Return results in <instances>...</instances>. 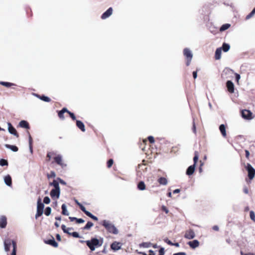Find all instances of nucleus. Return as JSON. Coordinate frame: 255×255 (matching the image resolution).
Instances as JSON below:
<instances>
[{
    "instance_id": "obj_1",
    "label": "nucleus",
    "mask_w": 255,
    "mask_h": 255,
    "mask_svg": "<svg viewBox=\"0 0 255 255\" xmlns=\"http://www.w3.org/2000/svg\"><path fill=\"white\" fill-rule=\"evenodd\" d=\"M100 224L104 226L109 233L114 235H117L119 233L117 228L109 220H104L100 223Z\"/></svg>"
},
{
    "instance_id": "obj_2",
    "label": "nucleus",
    "mask_w": 255,
    "mask_h": 255,
    "mask_svg": "<svg viewBox=\"0 0 255 255\" xmlns=\"http://www.w3.org/2000/svg\"><path fill=\"white\" fill-rule=\"evenodd\" d=\"M87 246L89 248L91 251H95L96 248L101 247L103 243V239L100 240L96 238H93L90 240L86 241Z\"/></svg>"
},
{
    "instance_id": "obj_3",
    "label": "nucleus",
    "mask_w": 255,
    "mask_h": 255,
    "mask_svg": "<svg viewBox=\"0 0 255 255\" xmlns=\"http://www.w3.org/2000/svg\"><path fill=\"white\" fill-rule=\"evenodd\" d=\"M11 244L12 245V248H13L11 255H16V243L13 240H11L10 239H6L4 240V250L6 252L9 251L10 247Z\"/></svg>"
},
{
    "instance_id": "obj_4",
    "label": "nucleus",
    "mask_w": 255,
    "mask_h": 255,
    "mask_svg": "<svg viewBox=\"0 0 255 255\" xmlns=\"http://www.w3.org/2000/svg\"><path fill=\"white\" fill-rule=\"evenodd\" d=\"M248 172V176L250 180L253 179L255 176V169L250 163H248L245 166Z\"/></svg>"
},
{
    "instance_id": "obj_5",
    "label": "nucleus",
    "mask_w": 255,
    "mask_h": 255,
    "mask_svg": "<svg viewBox=\"0 0 255 255\" xmlns=\"http://www.w3.org/2000/svg\"><path fill=\"white\" fill-rule=\"evenodd\" d=\"M61 229L63 230L64 233H66L69 235H71L74 238H81V237L80 236L79 233L77 232H74L73 233L68 232V230H73V228H66V226L65 225H62Z\"/></svg>"
},
{
    "instance_id": "obj_6",
    "label": "nucleus",
    "mask_w": 255,
    "mask_h": 255,
    "mask_svg": "<svg viewBox=\"0 0 255 255\" xmlns=\"http://www.w3.org/2000/svg\"><path fill=\"white\" fill-rule=\"evenodd\" d=\"M241 115L243 119L251 120L254 118L252 112L249 110H243L241 112Z\"/></svg>"
},
{
    "instance_id": "obj_7",
    "label": "nucleus",
    "mask_w": 255,
    "mask_h": 255,
    "mask_svg": "<svg viewBox=\"0 0 255 255\" xmlns=\"http://www.w3.org/2000/svg\"><path fill=\"white\" fill-rule=\"evenodd\" d=\"M50 195L53 199H58L60 195V188H53L50 192Z\"/></svg>"
},
{
    "instance_id": "obj_8",
    "label": "nucleus",
    "mask_w": 255,
    "mask_h": 255,
    "mask_svg": "<svg viewBox=\"0 0 255 255\" xmlns=\"http://www.w3.org/2000/svg\"><path fill=\"white\" fill-rule=\"evenodd\" d=\"M113 8L109 7L105 12H104L101 15V18L102 19H105L109 17L113 13Z\"/></svg>"
},
{
    "instance_id": "obj_9",
    "label": "nucleus",
    "mask_w": 255,
    "mask_h": 255,
    "mask_svg": "<svg viewBox=\"0 0 255 255\" xmlns=\"http://www.w3.org/2000/svg\"><path fill=\"white\" fill-rule=\"evenodd\" d=\"M7 126H8V132L13 135L18 137V134L15 128L12 126L11 123H7Z\"/></svg>"
},
{
    "instance_id": "obj_10",
    "label": "nucleus",
    "mask_w": 255,
    "mask_h": 255,
    "mask_svg": "<svg viewBox=\"0 0 255 255\" xmlns=\"http://www.w3.org/2000/svg\"><path fill=\"white\" fill-rule=\"evenodd\" d=\"M195 237V233L192 229H190L188 231H187L184 237L186 239H188L189 240H191L194 238Z\"/></svg>"
},
{
    "instance_id": "obj_11",
    "label": "nucleus",
    "mask_w": 255,
    "mask_h": 255,
    "mask_svg": "<svg viewBox=\"0 0 255 255\" xmlns=\"http://www.w3.org/2000/svg\"><path fill=\"white\" fill-rule=\"evenodd\" d=\"M147 252L148 254H147L146 253L144 252V255H155V253L154 252L151 250H149ZM159 255H164L165 251L164 248L163 247H161L158 251Z\"/></svg>"
},
{
    "instance_id": "obj_12",
    "label": "nucleus",
    "mask_w": 255,
    "mask_h": 255,
    "mask_svg": "<svg viewBox=\"0 0 255 255\" xmlns=\"http://www.w3.org/2000/svg\"><path fill=\"white\" fill-rule=\"evenodd\" d=\"M226 87L228 89V91L231 93L234 92V84L233 82L231 80H228L226 82Z\"/></svg>"
},
{
    "instance_id": "obj_13",
    "label": "nucleus",
    "mask_w": 255,
    "mask_h": 255,
    "mask_svg": "<svg viewBox=\"0 0 255 255\" xmlns=\"http://www.w3.org/2000/svg\"><path fill=\"white\" fill-rule=\"evenodd\" d=\"M44 243L46 244L51 245L55 248H57L58 246V243L55 241L53 237H52V239L45 240Z\"/></svg>"
},
{
    "instance_id": "obj_14",
    "label": "nucleus",
    "mask_w": 255,
    "mask_h": 255,
    "mask_svg": "<svg viewBox=\"0 0 255 255\" xmlns=\"http://www.w3.org/2000/svg\"><path fill=\"white\" fill-rule=\"evenodd\" d=\"M187 244L190 247L193 249H195L199 246V242L197 240H194L192 241H189L187 243Z\"/></svg>"
},
{
    "instance_id": "obj_15",
    "label": "nucleus",
    "mask_w": 255,
    "mask_h": 255,
    "mask_svg": "<svg viewBox=\"0 0 255 255\" xmlns=\"http://www.w3.org/2000/svg\"><path fill=\"white\" fill-rule=\"evenodd\" d=\"M0 227L1 228H5L7 225V219L6 217L2 215L0 217Z\"/></svg>"
},
{
    "instance_id": "obj_16",
    "label": "nucleus",
    "mask_w": 255,
    "mask_h": 255,
    "mask_svg": "<svg viewBox=\"0 0 255 255\" xmlns=\"http://www.w3.org/2000/svg\"><path fill=\"white\" fill-rule=\"evenodd\" d=\"M111 248L115 251H118L121 248V244L115 241L111 245Z\"/></svg>"
},
{
    "instance_id": "obj_17",
    "label": "nucleus",
    "mask_w": 255,
    "mask_h": 255,
    "mask_svg": "<svg viewBox=\"0 0 255 255\" xmlns=\"http://www.w3.org/2000/svg\"><path fill=\"white\" fill-rule=\"evenodd\" d=\"M183 54L186 59L192 58L193 54L191 51L188 48H185L183 50Z\"/></svg>"
},
{
    "instance_id": "obj_18",
    "label": "nucleus",
    "mask_w": 255,
    "mask_h": 255,
    "mask_svg": "<svg viewBox=\"0 0 255 255\" xmlns=\"http://www.w3.org/2000/svg\"><path fill=\"white\" fill-rule=\"evenodd\" d=\"M195 167L196 166L193 164L189 166L186 169V174L188 176L192 175L195 171Z\"/></svg>"
},
{
    "instance_id": "obj_19",
    "label": "nucleus",
    "mask_w": 255,
    "mask_h": 255,
    "mask_svg": "<svg viewBox=\"0 0 255 255\" xmlns=\"http://www.w3.org/2000/svg\"><path fill=\"white\" fill-rule=\"evenodd\" d=\"M4 183L9 187H11L12 185V179L11 177L9 175H7L4 177Z\"/></svg>"
},
{
    "instance_id": "obj_20",
    "label": "nucleus",
    "mask_w": 255,
    "mask_h": 255,
    "mask_svg": "<svg viewBox=\"0 0 255 255\" xmlns=\"http://www.w3.org/2000/svg\"><path fill=\"white\" fill-rule=\"evenodd\" d=\"M44 208V203H42L41 199L39 197L37 202V210L43 211Z\"/></svg>"
},
{
    "instance_id": "obj_21",
    "label": "nucleus",
    "mask_w": 255,
    "mask_h": 255,
    "mask_svg": "<svg viewBox=\"0 0 255 255\" xmlns=\"http://www.w3.org/2000/svg\"><path fill=\"white\" fill-rule=\"evenodd\" d=\"M76 126L81 130L82 131H85V128L84 123L79 120H76Z\"/></svg>"
},
{
    "instance_id": "obj_22",
    "label": "nucleus",
    "mask_w": 255,
    "mask_h": 255,
    "mask_svg": "<svg viewBox=\"0 0 255 255\" xmlns=\"http://www.w3.org/2000/svg\"><path fill=\"white\" fill-rule=\"evenodd\" d=\"M222 48H218L215 51V58L216 60H219L221 57Z\"/></svg>"
},
{
    "instance_id": "obj_23",
    "label": "nucleus",
    "mask_w": 255,
    "mask_h": 255,
    "mask_svg": "<svg viewBox=\"0 0 255 255\" xmlns=\"http://www.w3.org/2000/svg\"><path fill=\"white\" fill-rule=\"evenodd\" d=\"M19 126L21 128L26 129H29L30 128L28 123L25 120L21 121L19 123Z\"/></svg>"
},
{
    "instance_id": "obj_24",
    "label": "nucleus",
    "mask_w": 255,
    "mask_h": 255,
    "mask_svg": "<svg viewBox=\"0 0 255 255\" xmlns=\"http://www.w3.org/2000/svg\"><path fill=\"white\" fill-rule=\"evenodd\" d=\"M142 167V164H139L138 166V168L136 169V175H137V179H141L142 175V169H140V168Z\"/></svg>"
},
{
    "instance_id": "obj_25",
    "label": "nucleus",
    "mask_w": 255,
    "mask_h": 255,
    "mask_svg": "<svg viewBox=\"0 0 255 255\" xmlns=\"http://www.w3.org/2000/svg\"><path fill=\"white\" fill-rule=\"evenodd\" d=\"M55 162L58 165L62 166L63 164L62 163V156L61 155H58L55 156L54 158Z\"/></svg>"
},
{
    "instance_id": "obj_26",
    "label": "nucleus",
    "mask_w": 255,
    "mask_h": 255,
    "mask_svg": "<svg viewBox=\"0 0 255 255\" xmlns=\"http://www.w3.org/2000/svg\"><path fill=\"white\" fill-rule=\"evenodd\" d=\"M219 130L223 137H226L227 135L226 127L225 125L221 124L219 126Z\"/></svg>"
},
{
    "instance_id": "obj_27",
    "label": "nucleus",
    "mask_w": 255,
    "mask_h": 255,
    "mask_svg": "<svg viewBox=\"0 0 255 255\" xmlns=\"http://www.w3.org/2000/svg\"><path fill=\"white\" fill-rule=\"evenodd\" d=\"M158 183L162 185H166L167 184L168 181L167 179L164 177H160L158 179Z\"/></svg>"
},
{
    "instance_id": "obj_28",
    "label": "nucleus",
    "mask_w": 255,
    "mask_h": 255,
    "mask_svg": "<svg viewBox=\"0 0 255 255\" xmlns=\"http://www.w3.org/2000/svg\"><path fill=\"white\" fill-rule=\"evenodd\" d=\"M221 48H222V50L225 52H227L230 50V45L228 43L224 42L223 43Z\"/></svg>"
},
{
    "instance_id": "obj_29",
    "label": "nucleus",
    "mask_w": 255,
    "mask_h": 255,
    "mask_svg": "<svg viewBox=\"0 0 255 255\" xmlns=\"http://www.w3.org/2000/svg\"><path fill=\"white\" fill-rule=\"evenodd\" d=\"M5 147L7 148L10 149L13 152H16L18 150V147L15 145L6 144H5Z\"/></svg>"
},
{
    "instance_id": "obj_30",
    "label": "nucleus",
    "mask_w": 255,
    "mask_h": 255,
    "mask_svg": "<svg viewBox=\"0 0 255 255\" xmlns=\"http://www.w3.org/2000/svg\"><path fill=\"white\" fill-rule=\"evenodd\" d=\"M50 186H53L54 188H60L59 187V183L58 182V180H54L52 182H50L49 183Z\"/></svg>"
},
{
    "instance_id": "obj_31",
    "label": "nucleus",
    "mask_w": 255,
    "mask_h": 255,
    "mask_svg": "<svg viewBox=\"0 0 255 255\" xmlns=\"http://www.w3.org/2000/svg\"><path fill=\"white\" fill-rule=\"evenodd\" d=\"M29 137H28V142H29V147L30 153L32 154L33 153V149H32V137L28 132Z\"/></svg>"
},
{
    "instance_id": "obj_32",
    "label": "nucleus",
    "mask_w": 255,
    "mask_h": 255,
    "mask_svg": "<svg viewBox=\"0 0 255 255\" xmlns=\"http://www.w3.org/2000/svg\"><path fill=\"white\" fill-rule=\"evenodd\" d=\"M62 209V214L64 215L68 216L69 213L67 210L66 206L65 204L62 205L61 206Z\"/></svg>"
},
{
    "instance_id": "obj_33",
    "label": "nucleus",
    "mask_w": 255,
    "mask_h": 255,
    "mask_svg": "<svg viewBox=\"0 0 255 255\" xmlns=\"http://www.w3.org/2000/svg\"><path fill=\"white\" fill-rule=\"evenodd\" d=\"M198 159H199V153L198 151H195L194 152V156L193 157V162H194L193 165H195V166H196V164L198 160Z\"/></svg>"
},
{
    "instance_id": "obj_34",
    "label": "nucleus",
    "mask_w": 255,
    "mask_h": 255,
    "mask_svg": "<svg viewBox=\"0 0 255 255\" xmlns=\"http://www.w3.org/2000/svg\"><path fill=\"white\" fill-rule=\"evenodd\" d=\"M231 26V24L229 23H226L223 24L220 28V31H224L228 29Z\"/></svg>"
},
{
    "instance_id": "obj_35",
    "label": "nucleus",
    "mask_w": 255,
    "mask_h": 255,
    "mask_svg": "<svg viewBox=\"0 0 255 255\" xmlns=\"http://www.w3.org/2000/svg\"><path fill=\"white\" fill-rule=\"evenodd\" d=\"M0 85L4 86L6 87H10L12 86L15 85V84L13 83L3 81H0Z\"/></svg>"
},
{
    "instance_id": "obj_36",
    "label": "nucleus",
    "mask_w": 255,
    "mask_h": 255,
    "mask_svg": "<svg viewBox=\"0 0 255 255\" xmlns=\"http://www.w3.org/2000/svg\"><path fill=\"white\" fill-rule=\"evenodd\" d=\"M94 225L93 223L90 221L87 223L86 225L83 227L84 230H88Z\"/></svg>"
},
{
    "instance_id": "obj_37",
    "label": "nucleus",
    "mask_w": 255,
    "mask_h": 255,
    "mask_svg": "<svg viewBox=\"0 0 255 255\" xmlns=\"http://www.w3.org/2000/svg\"><path fill=\"white\" fill-rule=\"evenodd\" d=\"M40 99L46 102H50L51 101V99L50 98L44 95H41V96L40 98Z\"/></svg>"
},
{
    "instance_id": "obj_38",
    "label": "nucleus",
    "mask_w": 255,
    "mask_h": 255,
    "mask_svg": "<svg viewBox=\"0 0 255 255\" xmlns=\"http://www.w3.org/2000/svg\"><path fill=\"white\" fill-rule=\"evenodd\" d=\"M51 212V208L50 207H47L44 210V214L46 216H48Z\"/></svg>"
},
{
    "instance_id": "obj_39",
    "label": "nucleus",
    "mask_w": 255,
    "mask_h": 255,
    "mask_svg": "<svg viewBox=\"0 0 255 255\" xmlns=\"http://www.w3.org/2000/svg\"><path fill=\"white\" fill-rule=\"evenodd\" d=\"M86 215L87 216H88L89 217L92 218L93 220H95V221H98V218L94 216V215H93L91 212H89Z\"/></svg>"
},
{
    "instance_id": "obj_40",
    "label": "nucleus",
    "mask_w": 255,
    "mask_h": 255,
    "mask_svg": "<svg viewBox=\"0 0 255 255\" xmlns=\"http://www.w3.org/2000/svg\"><path fill=\"white\" fill-rule=\"evenodd\" d=\"M0 165L1 166L8 165L7 161L4 159H0Z\"/></svg>"
},
{
    "instance_id": "obj_41",
    "label": "nucleus",
    "mask_w": 255,
    "mask_h": 255,
    "mask_svg": "<svg viewBox=\"0 0 255 255\" xmlns=\"http://www.w3.org/2000/svg\"><path fill=\"white\" fill-rule=\"evenodd\" d=\"M250 216L251 219L255 223V213L253 211L250 212Z\"/></svg>"
},
{
    "instance_id": "obj_42",
    "label": "nucleus",
    "mask_w": 255,
    "mask_h": 255,
    "mask_svg": "<svg viewBox=\"0 0 255 255\" xmlns=\"http://www.w3.org/2000/svg\"><path fill=\"white\" fill-rule=\"evenodd\" d=\"M137 188L140 190H143V181H140L138 185Z\"/></svg>"
},
{
    "instance_id": "obj_43",
    "label": "nucleus",
    "mask_w": 255,
    "mask_h": 255,
    "mask_svg": "<svg viewBox=\"0 0 255 255\" xmlns=\"http://www.w3.org/2000/svg\"><path fill=\"white\" fill-rule=\"evenodd\" d=\"M80 209L86 215L89 211L86 210L85 207L82 205H79Z\"/></svg>"
},
{
    "instance_id": "obj_44",
    "label": "nucleus",
    "mask_w": 255,
    "mask_h": 255,
    "mask_svg": "<svg viewBox=\"0 0 255 255\" xmlns=\"http://www.w3.org/2000/svg\"><path fill=\"white\" fill-rule=\"evenodd\" d=\"M147 139L149 143H153L155 142L154 138L153 136L150 135L147 137Z\"/></svg>"
},
{
    "instance_id": "obj_45",
    "label": "nucleus",
    "mask_w": 255,
    "mask_h": 255,
    "mask_svg": "<svg viewBox=\"0 0 255 255\" xmlns=\"http://www.w3.org/2000/svg\"><path fill=\"white\" fill-rule=\"evenodd\" d=\"M43 213V211L37 210L35 215V219H37L39 217L41 216Z\"/></svg>"
},
{
    "instance_id": "obj_46",
    "label": "nucleus",
    "mask_w": 255,
    "mask_h": 255,
    "mask_svg": "<svg viewBox=\"0 0 255 255\" xmlns=\"http://www.w3.org/2000/svg\"><path fill=\"white\" fill-rule=\"evenodd\" d=\"M43 202L46 204H48L50 202V199L49 197L46 196L43 199Z\"/></svg>"
},
{
    "instance_id": "obj_47",
    "label": "nucleus",
    "mask_w": 255,
    "mask_h": 255,
    "mask_svg": "<svg viewBox=\"0 0 255 255\" xmlns=\"http://www.w3.org/2000/svg\"><path fill=\"white\" fill-rule=\"evenodd\" d=\"M114 160L112 159H110L107 161V167L110 168L113 164Z\"/></svg>"
},
{
    "instance_id": "obj_48",
    "label": "nucleus",
    "mask_w": 255,
    "mask_h": 255,
    "mask_svg": "<svg viewBox=\"0 0 255 255\" xmlns=\"http://www.w3.org/2000/svg\"><path fill=\"white\" fill-rule=\"evenodd\" d=\"M223 73H225L226 74H227V73H233V70L229 68H226L224 70Z\"/></svg>"
},
{
    "instance_id": "obj_49",
    "label": "nucleus",
    "mask_w": 255,
    "mask_h": 255,
    "mask_svg": "<svg viewBox=\"0 0 255 255\" xmlns=\"http://www.w3.org/2000/svg\"><path fill=\"white\" fill-rule=\"evenodd\" d=\"M64 113H63L61 111H59L58 115V117H59L60 119H61L62 120L64 119Z\"/></svg>"
},
{
    "instance_id": "obj_50",
    "label": "nucleus",
    "mask_w": 255,
    "mask_h": 255,
    "mask_svg": "<svg viewBox=\"0 0 255 255\" xmlns=\"http://www.w3.org/2000/svg\"><path fill=\"white\" fill-rule=\"evenodd\" d=\"M255 13L252 11L249 14H248L246 17V19H249L251 17H252Z\"/></svg>"
},
{
    "instance_id": "obj_51",
    "label": "nucleus",
    "mask_w": 255,
    "mask_h": 255,
    "mask_svg": "<svg viewBox=\"0 0 255 255\" xmlns=\"http://www.w3.org/2000/svg\"><path fill=\"white\" fill-rule=\"evenodd\" d=\"M163 241L168 245L170 246L172 245V242L170 240H168L167 238H165V239H164Z\"/></svg>"
},
{
    "instance_id": "obj_52",
    "label": "nucleus",
    "mask_w": 255,
    "mask_h": 255,
    "mask_svg": "<svg viewBox=\"0 0 255 255\" xmlns=\"http://www.w3.org/2000/svg\"><path fill=\"white\" fill-rule=\"evenodd\" d=\"M56 176V174L55 172L54 171H51L50 174L47 175V177L48 178H52V177H55Z\"/></svg>"
},
{
    "instance_id": "obj_53",
    "label": "nucleus",
    "mask_w": 255,
    "mask_h": 255,
    "mask_svg": "<svg viewBox=\"0 0 255 255\" xmlns=\"http://www.w3.org/2000/svg\"><path fill=\"white\" fill-rule=\"evenodd\" d=\"M68 114L69 115V116L70 117V118L74 121L76 120V117L74 115V113L70 112H68Z\"/></svg>"
},
{
    "instance_id": "obj_54",
    "label": "nucleus",
    "mask_w": 255,
    "mask_h": 255,
    "mask_svg": "<svg viewBox=\"0 0 255 255\" xmlns=\"http://www.w3.org/2000/svg\"><path fill=\"white\" fill-rule=\"evenodd\" d=\"M57 180H58L59 183H60V184L64 185H66V182L65 181H64L63 179H61L60 178L58 177Z\"/></svg>"
},
{
    "instance_id": "obj_55",
    "label": "nucleus",
    "mask_w": 255,
    "mask_h": 255,
    "mask_svg": "<svg viewBox=\"0 0 255 255\" xmlns=\"http://www.w3.org/2000/svg\"><path fill=\"white\" fill-rule=\"evenodd\" d=\"M152 245V244H151L150 242H144V248H148L151 247Z\"/></svg>"
},
{
    "instance_id": "obj_56",
    "label": "nucleus",
    "mask_w": 255,
    "mask_h": 255,
    "mask_svg": "<svg viewBox=\"0 0 255 255\" xmlns=\"http://www.w3.org/2000/svg\"><path fill=\"white\" fill-rule=\"evenodd\" d=\"M199 70V69H197L196 71H193L192 73L193 77L194 79H196L197 77V72Z\"/></svg>"
},
{
    "instance_id": "obj_57",
    "label": "nucleus",
    "mask_w": 255,
    "mask_h": 255,
    "mask_svg": "<svg viewBox=\"0 0 255 255\" xmlns=\"http://www.w3.org/2000/svg\"><path fill=\"white\" fill-rule=\"evenodd\" d=\"M161 209L162 211L165 212L166 214H167L169 212V210L164 205L162 206Z\"/></svg>"
},
{
    "instance_id": "obj_58",
    "label": "nucleus",
    "mask_w": 255,
    "mask_h": 255,
    "mask_svg": "<svg viewBox=\"0 0 255 255\" xmlns=\"http://www.w3.org/2000/svg\"><path fill=\"white\" fill-rule=\"evenodd\" d=\"M85 222V221L82 219V218H77L76 223L78 224H81Z\"/></svg>"
},
{
    "instance_id": "obj_59",
    "label": "nucleus",
    "mask_w": 255,
    "mask_h": 255,
    "mask_svg": "<svg viewBox=\"0 0 255 255\" xmlns=\"http://www.w3.org/2000/svg\"><path fill=\"white\" fill-rule=\"evenodd\" d=\"M235 78H236V80L237 81H238L240 80V79L241 78L240 75L238 73H235Z\"/></svg>"
},
{
    "instance_id": "obj_60",
    "label": "nucleus",
    "mask_w": 255,
    "mask_h": 255,
    "mask_svg": "<svg viewBox=\"0 0 255 255\" xmlns=\"http://www.w3.org/2000/svg\"><path fill=\"white\" fill-rule=\"evenodd\" d=\"M192 58H188V59H187V61H186V65L188 66L190 64V63H191V61L192 60Z\"/></svg>"
},
{
    "instance_id": "obj_61",
    "label": "nucleus",
    "mask_w": 255,
    "mask_h": 255,
    "mask_svg": "<svg viewBox=\"0 0 255 255\" xmlns=\"http://www.w3.org/2000/svg\"><path fill=\"white\" fill-rule=\"evenodd\" d=\"M173 255H186V254L184 252H179L175 253Z\"/></svg>"
},
{
    "instance_id": "obj_62",
    "label": "nucleus",
    "mask_w": 255,
    "mask_h": 255,
    "mask_svg": "<svg viewBox=\"0 0 255 255\" xmlns=\"http://www.w3.org/2000/svg\"><path fill=\"white\" fill-rule=\"evenodd\" d=\"M69 220H70L71 222H73L74 221H76V222L77 221V218L76 217H69Z\"/></svg>"
},
{
    "instance_id": "obj_63",
    "label": "nucleus",
    "mask_w": 255,
    "mask_h": 255,
    "mask_svg": "<svg viewBox=\"0 0 255 255\" xmlns=\"http://www.w3.org/2000/svg\"><path fill=\"white\" fill-rule=\"evenodd\" d=\"M245 155H246V158H248L249 157L250 152L249 150H245Z\"/></svg>"
},
{
    "instance_id": "obj_64",
    "label": "nucleus",
    "mask_w": 255,
    "mask_h": 255,
    "mask_svg": "<svg viewBox=\"0 0 255 255\" xmlns=\"http://www.w3.org/2000/svg\"><path fill=\"white\" fill-rule=\"evenodd\" d=\"M212 229H213V230H214V231H218L219 230V227L217 225L214 226L212 227Z\"/></svg>"
}]
</instances>
